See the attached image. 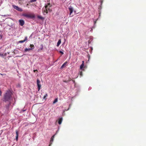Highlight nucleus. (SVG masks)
I'll use <instances>...</instances> for the list:
<instances>
[{
	"instance_id": "f257e3e1",
	"label": "nucleus",
	"mask_w": 146,
	"mask_h": 146,
	"mask_svg": "<svg viewBox=\"0 0 146 146\" xmlns=\"http://www.w3.org/2000/svg\"><path fill=\"white\" fill-rule=\"evenodd\" d=\"M12 94L11 92L10 91H7L4 96V98L5 101H9L10 100Z\"/></svg>"
},
{
	"instance_id": "f03ea898",
	"label": "nucleus",
	"mask_w": 146,
	"mask_h": 146,
	"mask_svg": "<svg viewBox=\"0 0 146 146\" xmlns=\"http://www.w3.org/2000/svg\"><path fill=\"white\" fill-rule=\"evenodd\" d=\"M22 15L25 17L26 18H35V15L33 14H28V13H23Z\"/></svg>"
},
{
	"instance_id": "7ed1b4c3",
	"label": "nucleus",
	"mask_w": 146,
	"mask_h": 146,
	"mask_svg": "<svg viewBox=\"0 0 146 146\" xmlns=\"http://www.w3.org/2000/svg\"><path fill=\"white\" fill-rule=\"evenodd\" d=\"M40 80L39 79H37L36 80V84L38 87V91H39L41 88V84H40Z\"/></svg>"
},
{
	"instance_id": "20e7f679",
	"label": "nucleus",
	"mask_w": 146,
	"mask_h": 146,
	"mask_svg": "<svg viewBox=\"0 0 146 146\" xmlns=\"http://www.w3.org/2000/svg\"><path fill=\"white\" fill-rule=\"evenodd\" d=\"M47 6H46V5H45V7L42 9V11L44 15H46L48 13V11H47Z\"/></svg>"
},
{
	"instance_id": "39448f33",
	"label": "nucleus",
	"mask_w": 146,
	"mask_h": 146,
	"mask_svg": "<svg viewBox=\"0 0 146 146\" xmlns=\"http://www.w3.org/2000/svg\"><path fill=\"white\" fill-rule=\"evenodd\" d=\"M13 7L14 9H15L19 11H22L23 10L22 8H20V7H18V6H16V5H13Z\"/></svg>"
},
{
	"instance_id": "423d86ee",
	"label": "nucleus",
	"mask_w": 146,
	"mask_h": 146,
	"mask_svg": "<svg viewBox=\"0 0 146 146\" xmlns=\"http://www.w3.org/2000/svg\"><path fill=\"white\" fill-rule=\"evenodd\" d=\"M68 9L70 11V16H72V15H71V14L72 12H73L74 10L73 8L72 7V6H70V7H69Z\"/></svg>"
},
{
	"instance_id": "0eeeda50",
	"label": "nucleus",
	"mask_w": 146,
	"mask_h": 146,
	"mask_svg": "<svg viewBox=\"0 0 146 146\" xmlns=\"http://www.w3.org/2000/svg\"><path fill=\"white\" fill-rule=\"evenodd\" d=\"M54 136L55 135H53V136H52V137H51L50 142V145L49 146H50V145H51L52 143V142L54 141Z\"/></svg>"
},
{
	"instance_id": "6e6552de",
	"label": "nucleus",
	"mask_w": 146,
	"mask_h": 146,
	"mask_svg": "<svg viewBox=\"0 0 146 146\" xmlns=\"http://www.w3.org/2000/svg\"><path fill=\"white\" fill-rule=\"evenodd\" d=\"M19 24L21 26H23L24 24H25V22L23 20H19Z\"/></svg>"
},
{
	"instance_id": "1a4fd4ad",
	"label": "nucleus",
	"mask_w": 146,
	"mask_h": 146,
	"mask_svg": "<svg viewBox=\"0 0 146 146\" xmlns=\"http://www.w3.org/2000/svg\"><path fill=\"white\" fill-rule=\"evenodd\" d=\"M51 5H50V4L49 3H48L47 5H46V6H47V9H47V11H48V10H49V11H50V7H51Z\"/></svg>"
},
{
	"instance_id": "9d476101",
	"label": "nucleus",
	"mask_w": 146,
	"mask_h": 146,
	"mask_svg": "<svg viewBox=\"0 0 146 146\" xmlns=\"http://www.w3.org/2000/svg\"><path fill=\"white\" fill-rule=\"evenodd\" d=\"M62 118L61 117V118H60L58 119V123L59 124H61L62 122Z\"/></svg>"
},
{
	"instance_id": "9b49d317",
	"label": "nucleus",
	"mask_w": 146,
	"mask_h": 146,
	"mask_svg": "<svg viewBox=\"0 0 146 146\" xmlns=\"http://www.w3.org/2000/svg\"><path fill=\"white\" fill-rule=\"evenodd\" d=\"M27 40V36H26L25 38V39L24 40H20L19 41L20 43H23L24 42L26 41Z\"/></svg>"
},
{
	"instance_id": "f8f14e48",
	"label": "nucleus",
	"mask_w": 146,
	"mask_h": 146,
	"mask_svg": "<svg viewBox=\"0 0 146 146\" xmlns=\"http://www.w3.org/2000/svg\"><path fill=\"white\" fill-rule=\"evenodd\" d=\"M16 139L17 140L18 139V136H19V132L18 131L16 130Z\"/></svg>"
},
{
	"instance_id": "ddd939ff",
	"label": "nucleus",
	"mask_w": 146,
	"mask_h": 146,
	"mask_svg": "<svg viewBox=\"0 0 146 146\" xmlns=\"http://www.w3.org/2000/svg\"><path fill=\"white\" fill-rule=\"evenodd\" d=\"M82 64L81 65H80V68L81 69H83V67L84 66V61H82Z\"/></svg>"
},
{
	"instance_id": "4468645a",
	"label": "nucleus",
	"mask_w": 146,
	"mask_h": 146,
	"mask_svg": "<svg viewBox=\"0 0 146 146\" xmlns=\"http://www.w3.org/2000/svg\"><path fill=\"white\" fill-rule=\"evenodd\" d=\"M67 62H64V63L61 66V68H63V67H64V66H65Z\"/></svg>"
},
{
	"instance_id": "2eb2a0df",
	"label": "nucleus",
	"mask_w": 146,
	"mask_h": 146,
	"mask_svg": "<svg viewBox=\"0 0 146 146\" xmlns=\"http://www.w3.org/2000/svg\"><path fill=\"white\" fill-rule=\"evenodd\" d=\"M61 42V39H60L58 40V41L57 44V46H59V45H60V43Z\"/></svg>"
},
{
	"instance_id": "dca6fc26",
	"label": "nucleus",
	"mask_w": 146,
	"mask_h": 146,
	"mask_svg": "<svg viewBox=\"0 0 146 146\" xmlns=\"http://www.w3.org/2000/svg\"><path fill=\"white\" fill-rule=\"evenodd\" d=\"M71 80H72L71 78H69L68 80H63V82H64L67 83L69 81H71Z\"/></svg>"
},
{
	"instance_id": "f3484780",
	"label": "nucleus",
	"mask_w": 146,
	"mask_h": 146,
	"mask_svg": "<svg viewBox=\"0 0 146 146\" xmlns=\"http://www.w3.org/2000/svg\"><path fill=\"white\" fill-rule=\"evenodd\" d=\"M30 48L31 49H34V48H35V46L34 44H30Z\"/></svg>"
},
{
	"instance_id": "a211bd4d",
	"label": "nucleus",
	"mask_w": 146,
	"mask_h": 146,
	"mask_svg": "<svg viewBox=\"0 0 146 146\" xmlns=\"http://www.w3.org/2000/svg\"><path fill=\"white\" fill-rule=\"evenodd\" d=\"M43 48V45H42V44L41 47L40 48H39V49H38V51H41V50H42V49Z\"/></svg>"
},
{
	"instance_id": "6ab92c4d",
	"label": "nucleus",
	"mask_w": 146,
	"mask_h": 146,
	"mask_svg": "<svg viewBox=\"0 0 146 146\" xmlns=\"http://www.w3.org/2000/svg\"><path fill=\"white\" fill-rule=\"evenodd\" d=\"M31 50V49L30 48H26L25 49V51H29V50Z\"/></svg>"
},
{
	"instance_id": "aec40b11",
	"label": "nucleus",
	"mask_w": 146,
	"mask_h": 146,
	"mask_svg": "<svg viewBox=\"0 0 146 146\" xmlns=\"http://www.w3.org/2000/svg\"><path fill=\"white\" fill-rule=\"evenodd\" d=\"M38 18H39V19H41V20H44V18L41 16H38Z\"/></svg>"
},
{
	"instance_id": "412c9836",
	"label": "nucleus",
	"mask_w": 146,
	"mask_h": 146,
	"mask_svg": "<svg viewBox=\"0 0 146 146\" xmlns=\"http://www.w3.org/2000/svg\"><path fill=\"white\" fill-rule=\"evenodd\" d=\"M47 96H48V95L47 94H46L43 97V98L44 99H46V97Z\"/></svg>"
},
{
	"instance_id": "4be33fe9",
	"label": "nucleus",
	"mask_w": 146,
	"mask_h": 146,
	"mask_svg": "<svg viewBox=\"0 0 146 146\" xmlns=\"http://www.w3.org/2000/svg\"><path fill=\"white\" fill-rule=\"evenodd\" d=\"M79 74L80 76V77L83 76V72L82 71L79 72Z\"/></svg>"
},
{
	"instance_id": "5701e85b",
	"label": "nucleus",
	"mask_w": 146,
	"mask_h": 146,
	"mask_svg": "<svg viewBox=\"0 0 146 146\" xmlns=\"http://www.w3.org/2000/svg\"><path fill=\"white\" fill-rule=\"evenodd\" d=\"M58 101V99L57 98H56V99H55L54 101L53 102V103H54H54H56V102H57Z\"/></svg>"
},
{
	"instance_id": "b1692460",
	"label": "nucleus",
	"mask_w": 146,
	"mask_h": 146,
	"mask_svg": "<svg viewBox=\"0 0 146 146\" xmlns=\"http://www.w3.org/2000/svg\"><path fill=\"white\" fill-rule=\"evenodd\" d=\"M36 1V0H31L30 1L31 2H35Z\"/></svg>"
},
{
	"instance_id": "393cba45",
	"label": "nucleus",
	"mask_w": 146,
	"mask_h": 146,
	"mask_svg": "<svg viewBox=\"0 0 146 146\" xmlns=\"http://www.w3.org/2000/svg\"><path fill=\"white\" fill-rule=\"evenodd\" d=\"M0 56H4L3 54H2V53H1V52H0Z\"/></svg>"
},
{
	"instance_id": "a878e982",
	"label": "nucleus",
	"mask_w": 146,
	"mask_h": 146,
	"mask_svg": "<svg viewBox=\"0 0 146 146\" xmlns=\"http://www.w3.org/2000/svg\"><path fill=\"white\" fill-rule=\"evenodd\" d=\"M59 52L60 53H61L62 54H64V52H62V51H60Z\"/></svg>"
},
{
	"instance_id": "bb28decb",
	"label": "nucleus",
	"mask_w": 146,
	"mask_h": 146,
	"mask_svg": "<svg viewBox=\"0 0 146 146\" xmlns=\"http://www.w3.org/2000/svg\"><path fill=\"white\" fill-rule=\"evenodd\" d=\"M72 81L74 83H75V80H72Z\"/></svg>"
},
{
	"instance_id": "cd10ccee",
	"label": "nucleus",
	"mask_w": 146,
	"mask_h": 146,
	"mask_svg": "<svg viewBox=\"0 0 146 146\" xmlns=\"http://www.w3.org/2000/svg\"><path fill=\"white\" fill-rule=\"evenodd\" d=\"M1 93H2V92H1V90H0V96H1Z\"/></svg>"
},
{
	"instance_id": "c85d7f7f",
	"label": "nucleus",
	"mask_w": 146,
	"mask_h": 146,
	"mask_svg": "<svg viewBox=\"0 0 146 146\" xmlns=\"http://www.w3.org/2000/svg\"><path fill=\"white\" fill-rule=\"evenodd\" d=\"M100 2H101V4H102L103 2V0H100Z\"/></svg>"
},
{
	"instance_id": "c756f323",
	"label": "nucleus",
	"mask_w": 146,
	"mask_h": 146,
	"mask_svg": "<svg viewBox=\"0 0 146 146\" xmlns=\"http://www.w3.org/2000/svg\"><path fill=\"white\" fill-rule=\"evenodd\" d=\"M0 37L1 38H2V37H3V36L2 35H0Z\"/></svg>"
},
{
	"instance_id": "7c9ffc66",
	"label": "nucleus",
	"mask_w": 146,
	"mask_h": 146,
	"mask_svg": "<svg viewBox=\"0 0 146 146\" xmlns=\"http://www.w3.org/2000/svg\"><path fill=\"white\" fill-rule=\"evenodd\" d=\"M36 71H37V70H34L33 71L34 72H35Z\"/></svg>"
},
{
	"instance_id": "2f4dec72",
	"label": "nucleus",
	"mask_w": 146,
	"mask_h": 146,
	"mask_svg": "<svg viewBox=\"0 0 146 146\" xmlns=\"http://www.w3.org/2000/svg\"><path fill=\"white\" fill-rule=\"evenodd\" d=\"M96 23V21H95V22H94V24H95V23Z\"/></svg>"
},
{
	"instance_id": "473e14b6",
	"label": "nucleus",
	"mask_w": 146,
	"mask_h": 146,
	"mask_svg": "<svg viewBox=\"0 0 146 146\" xmlns=\"http://www.w3.org/2000/svg\"><path fill=\"white\" fill-rule=\"evenodd\" d=\"M28 5V4H27V5Z\"/></svg>"
}]
</instances>
